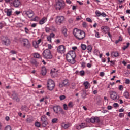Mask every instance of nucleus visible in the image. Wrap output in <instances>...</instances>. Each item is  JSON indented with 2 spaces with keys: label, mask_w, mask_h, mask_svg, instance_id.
Masks as SVG:
<instances>
[{
  "label": "nucleus",
  "mask_w": 130,
  "mask_h": 130,
  "mask_svg": "<svg viewBox=\"0 0 130 130\" xmlns=\"http://www.w3.org/2000/svg\"><path fill=\"white\" fill-rule=\"evenodd\" d=\"M66 59L71 64L76 63V52L74 51H70L66 55Z\"/></svg>",
  "instance_id": "obj_1"
},
{
  "label": "nucleus",
  "mask_w": 130,
  "mask_h": 130,
  "mask_svg": "<svg viewBox=\"0 0 130 130\" xmlns=\"http://www.w3.org/2000/svg\"><path fill=\"white\" fill-rule=\"evenodd\" d=\"M73 32L75 37L78 40H82V39H84L86 37V33L84 31L78 29L77 28H75Z\"/></svg>",
  "instance_id": "obj_2"
},
{
  "label": "nucleus",
  "mask_w": 130,
  "mask_h": 130,
  "mask_svg": "<svg viewBox=\"0 0 130 130\" xmlns=\"http://www.w3.org/2000/svg\"><path fill=\"white\" fill-rule=\"evenodd\" d=\"M66 8V3L63 0H58L55 4V9L57 11H61Z\"/></svg>",
  "instance_id": "obj_3"
},
{
  "label": "nucleus",
  "mask_w": 130,
  "mask_h": 130,
  "mask_svg": "<svg viewBox=\"0 0 130 130\" xmlns=\"http://www.w3.org/2000/svg\"><path fill=\"white\" fill-rule=\"evenodd\" d=\"M42 54L44 58H46V59H51L52 58V54H51V51L48 49L45 50L43 51Z\"/></svg>",
  "instance_id": "obj_4"
},
{
  "label": "nucleus",
  "mask_w": 130,
  "mask_h": 130,
  "mask_svg": "<svg viewBox=\"0 0 130 130\" xmlns=\"http://www.w3.org/2000/svg\"><path fill=\"white\" fill-rule=\"evenodd\" d=\"M66 21V18L63 16H57L56 17L55 23L57 25H61Z\"/></svg>",
  "instance_id": "obj_5"
},
{
  "label": "nucleus",
  "mask_w": 130,
  "mask_h": 130,
  "mask_svg": "<svg viewBox=\"0 0 130 130\" xmlns=\"http://www.w3.org/2000/svg\"><path fill=\"white\" fill-rule=\"evenodd\" d=\"M22 42L23 43V47L25 48H31V43H30V41L28 39L23 38L22 40Z\"/></svg>",
  "instance_id": "obj_6"
},
{
  "label": "nucleus",
  "mask_w": 130,
  "mask_h": 130,
  "mask_svg": "<svg viewBox=\"0 0 130 130\" xmlns=\"http://www.w3.org/2000/svg\"><path fill=\"white\" fill-rule=\"evenodd\" d=\"M100 119L98 117H92L90 119L89 118L86 119V122H88V123H90V122H91V123H95V122H96L98 123V122H100Z\"/></svg>",
  "instance_id": "obj_7"
},
{
  "label": "nucleus",
  "mask_w": 130,
  "mask_h": 130,
  "mask_svg": "<svg viewBox=\"0 0 130 130\" xmlns=\"http://www.w3.org/2000/svg\"><path fill=\"white\" fill-rule=\"evenodd\" d=\"M53 111L57 114L58 112H60L61 114H64V111H63V109L61 108V107L59 106H55L53 108Z\"/></svg>",
  "instance_id": "obj_8"
},
{
  "label": "nucleus",
  "mask_w": 130,
  "mask_h": 130,
  "mask_svg": "<svg viewBox=\"0 0 130 130\" xmlns=\"http://www.w3.org/2000/svg\"><path fill=\"white\" fill-rule=\"evenodd\" d=\"M2 42L5 45H10V44H11V40L7 37H3L2 38Z\"/></svg>",
  "instance_id": "obj_9"
},
{
  "label": "nucleus",
  "mask_w": 130,
  "mask_h": 130,
  "mask_svg": "<svg viewBox=\"0 0 130 130\" xmlns=\"http://www.w3.org/2000/svg\"><path fill=\"white\" fill-rule=\"evenodd\" d=\"M24 13L29 19H32L34 17V12L31 10L24 11Z\"/></svg>",
  "instance_id": "obj_10"
},
{
  "label": "nucleus",
  "mask_w": 130,
  "mask_h": 130,
  "mask_svg": "<svg viewBox=\"0 0 130 130\" xmlns=\"http://www.w3.org/2000/svg\"><path fill=\"white\" fill-rule=\"evenodd\" d=\"M56 70V69L55 68H53L51 70L50 75L52 78H56L58 77V74H57V72H58V70Z\"/></svg>",
  "instance_id": "obj_11"
},
{
  "label": "nucleus",
  "mask_w": 130,
  "mask_h": 130,
  "mask_svg": "<svg viewBox=\"0 0 130 130\" xmlns=\"http://www.w3.org/2000/svg\"><path fill=\"white\" fill-rule=\"evenodd\" d=\"M55 86V83H54V82H48L47 83V88L49 91H52L54 89Z\"/></svg>",
  "instance_id": "obj_12"
},
{
  "label": "nucleus",
  "mask_w": 130,
  "mask_h": 130,
  "mask_svg": "<svg viewBox=\"0 0 130 130\" xmlns=\"http://www.w3.org/2000/svg\"><path fill=\"white\" fill-rule=\"evenodd\" d=\"M58 53H64L66 52V47L63 45H60L57 48Z\"/></svg>",
  "instance_id": "obj_13"
},
{
  "label": "nucleus",
  "mask_w": 130,
  "mask_h": 130,
  "mask_svg": "<svg viewBox=\"0 0 130 130\" xmlns=\"http://www.w3.org/2000/svg\"><path fill=\"white\" fill-rule=\"evenodd\" d=\"M12 4L14 8H19V6L21 5L20 0H14Z\"/></svg>",
  "instance_id": "obj_14"
},
{
  "label": "nucleus",
  "mask_w": 130,
  "mask_h": 130,
  "mask_svg": "<svg viewBox=\"0 0 130 130\" xmlns=\"http://www.w3.org/2000/svg\"><path fill=\"white\" fill-rule=\"evenodd\" d=\"M111 98L112 100L117 101L119 99V96L117 95V93H116V92H113L111 94Z\"/></svg>",
  "instance_id": "obj_15"
},
{
  "label": "nucleus",
  "mask_w": 130,
  "mask_h": 130,
  "mask_svg": "<svg viewBox=\"0 0 130 130\" xmlns=\"http://www.w3.org/2000/svg\"><path fill=\"white\" fill-rule=\"evenodd\" d=\"M40 43H41V39H40L37 41H34L32 42V45L35 48H38Z\"/></svg>",
  "instance_id": "obj_16"
},
{
  "label": "nucleus",
  "mask_w": 130,
  "mask_h": 130,
  "mask_svg": "<svg viewBox=\"0 0 130 130\" xmlns=\"http://www.w3.org/2000/svg\"><path fill=\"white\" fill-rule=\"evenodd\" d=\"M11 98H12L13 100L16 101V102H20V99L18 98V95L16 94V92H15V91L13 92Z\"/></svg>",
  "instance_id": "obj_17"
},
{
  "label": "nucleus",
  "mask_w": 130,
  "mask_h": 130,
  "mask_svg": "<svg viewBox=\"0 0 130 130\" xmlns=\"http://www.w3.org/2000/svg\"><path fill=\"white\" fill-rule=\"evenodd\" d=\"M5 13H6L7 17H11L12 16V13H13V11H12L11 9H5L4 10Z\"/></svg>",
  "instance_id": "obj_18"
},
{
  "label": "nucleus",
  "mask_w": 130,
  "mask_h": 130,
  "mask_svg": "<svg viewBox=\"0 0 130 130\" xmlns=\"http://www.w3.org/2000/svg\"><path fill=\"white\" fill-rule=\"evenodd\" d=\"M101 30H103V33H105V34H107V32L110 31V28L108 26H102Z\"/></svg>",
  "instance_id": "obj_19"
},
{
  "label": "nucleus",
  "mask_w": 130,
  "mask_h": 130,
  "mask_svg": "<svg viewBox=\"0 0 130 130\" xmlns=\"http://www.w3.org/2000/svg\"><path fill=\"white\" fill-rule=\"evenodd\" d=\"M61 126L63 127V128H64V129H67L69 128V127H71V126H72V124H71V123H68L67 124L62 123L61 124Z\"/></svg>",
  "instance_id": "obj_20"
},
{
  "label": "nucleus",
  "mask_w": 130,
  "mask_h": 130,
  "mask_svg": "<svg viewBox=\"0 0 130 130\" xmlns=\"http://www.w3.org/2000/svg\"><path fill=\"white\" fill-rule=\"evenodd\" d=\"M80 92H81V97L83 99H85V98H86V96H87V90H86V89H83Z\"/></svg>",
  "instance_id": "obj_21"
},
{
  "label": "nucleus",
  "mask_w": 130,
  "mask_h": 130,
  "mask_svg": "<svg viewBox=\"0 0 130 130\" xmlns=\"http://www.w3.org/2000/svg\"><path fill=\"white\" fill-rule=\"evenodd\" d=\"M46 21H47V18L46 17H43L42 19L40 20L39 24L40 25H43Z\"/></svg>",
  "instance_id": "obj_22"
},
{
  "label": "nucleus",
  "mask_w": 130,
  "mask_h": 130,
  "mask_svg": "<svg viewBox=\"0 0 130 130\" xmlns=\"http://www.w3.org/2000/svg\"><path fill=\"white\" fill-rule=\"evenodd\" d=\"M83 85L85 88V89H90L91 88V85L89 82H84Z\"/></svg>",
  "instance_id": "obj_23"
},
{
  "label": "nucleus",
  "mask_w": 130,
  "mask_h": 130,
  "mask_svg": "<svg viewBox=\"0 0 130 130\" xmlns=\"http://www.w3.org/2000/svg\"><path fill=\"white\" fill-rule=\"evenodd\" d=\"M30 63L33 66H35V67H37V66H38V62L35 59H32L30 61Z\"/></svg>",
  "instance_id": "obj_24"
},
{
  "label": "nucleus",
  "mask_w": 130,
  "mask_h": 130,
  "mask_svg": "<svg viewBox=\"0 0 130 130\" xmlns=\"http://www.w3.org/2000/svg\"><path fill=\"white\" fill-rule=\"evenodd\" d=\"M46 68H45V67H43L42 68V70H41V74L43 76H45V75H46Z\"/></svg>",
  "instance_id": "obj_25"
},
{
  "label": "nucleus",
  "mask_w": 130,
  "mask_h": 130,
  "mask_svg": "<svg viewBox=\"0 0 130 130\" xmlns=\"http://www.w3.org/2000/svg\"><path fill=\"white\" fill-rule=\"evenodd\" d=\"M40 20V18H39L38 16H36L35 18L31 19L30 21L32 22H38Z\"/></svg>",
  "instance_id": "obj_26"
},
{
  "label": "nucleus",
  "mask_w": 130,
  "mask_h": 130,
  "mask_svg": "<svg viewBox=\"0 0 130 130\" xmlns=\"http://www.w3.org/2000/svg\"><path fill=\"white\" fill-rule=\"evenodd\" d=\"M41 124L43 127H46V126L48 124V122H47V121H44L43 122H41Z\"/></svg>",
  "instance_id": "obj_27"
},
{
  "label": "nucleus",
  "mask_w": 130,
  "mask_h": 130,
  "mask_svg": "<svg viewBox=\"0 0 130 130\" xmlns=\"http://www.w3.org/2000/svg\"><path fill=\"white\" fill-rule=\"evenodd\" d=\"M68 83V82H61L59 84V87H60V88H62V87L66 86V85H67Z\"/></svg>",
  "instance_id": "obj_28"
},
{
  "label": "nucleus",
  "mask_w": 130,
  "mask_h": 130,
  "mask_svg": "<svg viewBox=\"0 0 130 130\" xmlns=\"http://www.w3.org/2000/svg\"><path fill=\"white\" fill-rule=\"evenodd\" d=\"M62 33L63 34L65 37L68 36V34H67V28H63L62 29Z\"/></svg>",
  "instance_id": "obj_29"
},
{
  "label": "nucleus",
  "mask_w": 130,
  "mask_h": 130,
  "mask_svg": "<svg viewBox=\"0 0 130 130\" xmlns=\"http://www.w3.org/2000/svg\"><path fill=\"white\" fill-rule=\"evenodd\" d=\"M124 97L126 98V99H128L129 98V93L128 91H125L123 94Z\"/></svg>",
  "instance_id": "obj_30"
},
{
  "label": "nucleus",
  "mask_w": 130,
  "mask_h": 130,
  "mask_svg": "<svg viewBox=\"0 0 130 130\" xmlns=\"http://www.w3.org/2000/svg\"><path fill=\"white\" fill-rule=\"evenodd\" d=\"M33 55L35 58H40V57H41L40 56V54H39V53H34L33 54Z\"/></svg>",
  "instance_id": "obj_31"
},
{
  "label": "nucleus",
  "mask_w": 130,
  "mask_h": 130,
  "mask_svg": "<svg viewBox=\"0 0 130 130\" xmlns=\"http://www.w3.org/2000/svg\"><path fill=\"white\" fill-rule=\"evenodd\" d=\"M86 49H87L88 53L92 52V48L91 45H88Z\"/></svg>",
  "instance_id": "obj_32"
},
{
  "label": "nucleus",
  "mask_w": 130,
  "mask_h": 130,
  "mask_svg": "<svg viewBox=\"0 0 130 130\" xmlns=\"http://www.w3.org/2000/svg\"><path fill=\"white\" fill-rule=\"evenodd\" d=\"M47 121V118H46V116H42L41 118V122L43 121Z\"/></svg>",
  "instance_id": "obj_33"
},
{
  "label": "nucleus",
  "mask_w": 130,
  "mask_h": 130,
  "mask_svg": "<svg viewBox=\"0 0 130 130\" xmlns=\"http://www.w3.org/2000/svg\"><path fill=\"white\" fill-rule=\"evenodd\" d=\"M112 54H113L114 57H117L118 56H119V53H118V52L117 51H115V52H113Z\"/></svg>",
  "instance_id": "obj_34"
},
{
  "label": "nucleus",
  "mask_w": 130,
  "mask_h": 130,
  "mask_svg": "<svg viewBox=\"0 0 130 130\" xmlns=\"http://www.w3.org/2000/svg\"><path fill=\"white\" fill-rule=\"evenodd\" d=\"M81 47L82 50H86L87 49V46L85 44H81Z\"/></svg>",
  "instance_id": "obj_35"
},
{
  "label": "nucleus",
  "mask_w": 130,
  "mask_h": 130,
  "mask_svg": "<svg viewBox=\"0 0 130 130\" xmlns=\"http://www.w3.org/2000/svg\"><path fill=\"white\" fill-rule=\"evenodd\" d=\"M80 126L81 127V129L85 128L87 127V124H86L85 123H82L80 124Z\"/></svg>",
  "instance_id": "obj_36"
},
{
  "label": "nucleus",
  "mask_w": 130,
  "mask_h": 130,
  "mask_svg": "<svg viewBox=\"0 0 130 130\" xmlns=\"http://www.w3.org/2000/svg\"><path fill=\"white\" fill-rule=\"evenodd\" d=\"M26 121L28 123H31V122H33V119L32 118H28L26 119Z\"/></svg>",
  "instance_id": "obj_37"
},
{
  "label": "nucleus",
  "mask_w": 130,
  "mask_h": 130,
  "mask_svg": "<svg viewBox=\"0 0 130 130\" xmlns=\"http://www.w3.org/2000/svg\"><path fill=\"white\" fill-rule=\"evenodd\" d=\"M68 106L70 107V108H73L74 106V104L73 103V102H69L68 103Z\"/></svg>",
  "instance_id": "obj_38"
},
{
  "label": "nucleus",
  "mask_w": 130,
  "mask_h": 130,
  "mask_svg": "<svg viewBox=\"0 0 130 130\" xmlns=\"http://www.w3.org/2000/svg\"><path fill=\"white\" fill-rule=\"evenodd\" d=\"M95 15L97 17H100V16H101V12L99 10H96L95 11Z\"/></svg>",
  "instance_id": "obj_39"
},
{
  "label": "nucleus",
  "mask_w": 130,
  "mask_h": 130,
  "mask_svg": "<svg viewBox=\"0 0 130 130\" xmlns=\"http://www.w3.org/2000/svg\"><path fill=\"white\" fill-rule=\"evenodd\" d=\"M129 45H130L129 43H127L126 45L124 46V47H123V50H125L126 49V48H128V46H129Z\"/></svg>",
  "instance_id": "obj_40"
},
{
  "label": "nucleus",
  "mask_w": 130,
  "mask_h": 130,
  "mask_svg": "<svg viewBox=\"0 0 130 130\" xmlns=\"http://www.w3.org/2000/svg\"><path fill=\"white\" fill-rule=\"evenodd\" d=\"M79 75L80 76H81L83 77V76H85V71L84 70H82L79 72Z\"/></svg>",
  "instance_id": "obj_41"
},
{
  "label": "nucleus",
  "mask_w": 130,
  "mask_h": 130,
  "mask_svg": "<svg viewBox=\"0 0 130 130\" xmlns=\"http://www.w3.org/2000/svg\"><path fill=\"white\" fill-rule=\"evenodd\" d=\"M95 37H96V38H100V36L99 32L95 31Z\"/></svg>",
  "instance_id": "obj_42"
},
{
  "label": "nucleus",
  "mask_w": 130,
  "mask_h": 130,
  "mask_svg": "<svg viewBox=\"0 0 130 130\" xmlns=\"http://www.w3.org/2000/svg\"><path fill=\"white\" fill-rule=\"evenodd\" d=\"M57 118H55L52 120V123H56L57 122Z\"/></svg>",
  "instance_id": "obj_43"
},
{
  "label": "nucleus",
  "mask_w": 130,
  "mask_h": 130,
  "mask_svg": "<svg viewBox=\"0 0 130 130\" xmlns=\"http://www.w3.org/2000/svg\"><path fill=\"white\" fill-rule=\"evenodd\" d=\"M120 41H122V39L121 38V37H119V39L118 40L115 41V43L116 44H117V43H118V42H119Z\"/></svg>",
  "instance_id": "obj_44"
},
{
  "label": "nucleus",
  "mask_w": 130,
  "mask_h": 130,
  "mask_svg": "<svg viewBox=\"0 0 130 130\" xmlns=\"http://www.w3.org/2000/svg\"><path fill=\"white\" fill-rule=\"evenodd\" d=\"M35 125L36 127H40V123H39V122H36Z\"/></svg>",
  "instance_id": "obj_45"
},
{
  "label": "nucleus",
  "mask_w": 130,
  "mask_h": 130,
  "mask_svg": "<svg viewBox=\"0 0 130 130\" xmlns=\"http://www.w3.org/2000/svg\"><path fill=\"white\" fill-rule=\"evenodd\" d=\"M47 41H49V42H50V43H51V42H52L51 37H50V36H47Z\"/></svg>",
  "instance_id": "obj_46"
},
{
  "label": "nucleus",
  "mask_w": 130,
  "mask_h": 130,
  "mask_svg": "<svg viewBox=\"0 0 130 130\" xmlns=\"http://www.w3.org/2000/svg\"><path fill=\"white\" fill-rule=\"evenodd\" d=\"M59 98L61 101L64 100L66 99V95H61L59 96Z\"/></svg>",
  "instance_id": "obj_47"
},
{
  "label": "nucleus",
  "mask_w": 130,
  "mask_h": 130,
  "mask_svg": "<svg viewBox=\"0 0 130 130\" xmlns=\"http://www.w3.org/2000/svg\"><path fill=\"white\" fill-rule=\"evenodd\" d=\"M24 31L26 34H29V29L27 27L24 28Z\"/></svg>",
  "instance_id": "obj_48"
},
{
  "label": "nucleus",
  "mask_w": 130,
  "mask_h": 130,
  "mask_svg": "<svg viewBox=\"0 0 130 130\" xmlns=\"http://www.w3.org/2000/svg\"><path fill=\"white\" fill-rule=\"evenodd\" d=\"M5 130H12V128H11V126L8 125L5 127Z\"/></svg>",
  "instance_id": "obj_49"
},
{
  "label": "nucleus",
  "mask_w": 130,
  "mask_h": 130,
  "mask_svg": "<svg viewBox=\"0 0 130 130\" xmlns=\"http://www.w3.org/2000/svg\"><path fill=\"white\" fill-rule=\"evenodd\" d=\"M86 21L87 22H89V23H92L93 21H92V19H91V18L87 17L86 18Z\"/></svg>",
  "instance_id": "obj_50"
},
{
  "label": "nucleus",
  "mask_w": 130,
  "mask_h": 130,
  "mask_svg": "<svg viewBox=\"0 0 130 130\" xmlns=\"http://www.w3.org/2000/svg\"><path fill=\"white\" fill-rule=\"evenodd\" d=\"M63 109L64 110H68V105H67V104H63Z\"/></svg>",
  "instance_id": "obj_51"
},
{
  "label": "nucleus",
  "mask_w": 130,
  "mask_h": 130,
  "mask_svg": "<svg viewBox=\"0 0 130 130\" xmlns=\"http://www.w3.org/2000/svg\"><path fill=\"white\" fill-rule=\"evenodd\" d=\"M76 129L80 130L82 129V128L81 127V125H77L76 127Z\"/></svg>",
  "instance_id": "obj_52"
},
{
  "label": "nucleus",
  "mask_w": 130,
  "mask_h": 130,
  "mask_svg": "<svg viewBox=\"0 0 130 130\" xmlns=\"http://www.w3.org/2000/svg\"><path fill=\"white\" fill-rule=\"evenodd\" d=\"M101 16L103 17H107V15H106V13H105V12L102 13Z\"/></svg>",
  "instance_id": "obj_53"
},
{
  "label": "nucleus",
  "mask_w": 130,
  "mask_h": 130,
  "mask_svg": "<svg viewBox=\"0 0 130 130\" xmlns=\"http://www.w3.org/2000/svg\"><path fill=\"white\" fill-rule=\"evenodd\" d=\"M82 20V16H77L76 17V21H81Z\"/></svg>",
  "instance_id": "obj_54"
},
{
  "label": "nucleus",
  "mask_w": 130,
  "mask_h": 130,
  "mask_svg": "<svg viewBox=\"0 0 130 130\" xmlns=\"http://www.w3.org/2000/svg\"><path fill=\"white\" fill-rule=\"evenodd\" d=\"M82 25H83V27H84V28H86L87 27V22H83Z\"/></svg>",
  "instance_id": "obj_55"
},
{
  "label": "nucleus",
  "mask_w": 130,
  "mask_h": 130,
  "mask_svg": "<svg viewBox=\"0 0 130 130\" xmlns=\"http://www.w3.org/2000/svg\"><path fill=\"white\" fill-rule=\"evenodd\" d=\"M85 67H86V62H82V63H81V67L84 68Z\"/></svg>",
  "instance_id": "obj_56"
},
{
  "label": "nucleus",
  "mask_w": 130,
  "mask_h": 130,
  "mask_svg": "<svg viewBox=\"0 0 130 130\" xmlns=\"http://www.w3.org/2000/svg\"><path fill=\"white\" fill-rule=\"evenodd\" d=\"M119 90H120V91H122V90H123V86L122 85H119Z\"/></svg>",
  "instance_id": "obj_57"
},
{
  "label": "nucleus",
  "mask_w": 130,
  "mask_h": 130,
  "mask_svg": "<svg viewBox=\"0 0 130 130\" xmlns=\"http://www.w3.org/2000/svg\"><path fill=\"white\" fill-rule=\"evenodd\" d=\"M113 106H114V107H115V108L118 107L119 105H118V103H115L113 104Z\"/></svg>",
  "instance_id": "obj_58"
},
{
  "label": "nucleus",
  "mask_w": 130,
  "mask_h": 130,
  "mask_svg": "<svg viewBox=\"0 0 130 130\" xmlns=\"http://www.w3.org/2000/svg\"><path fill=\"white\" fill-rule=\"evenodd\" d=\"M37 26V23H33L31 25V28H35Z\"/></svg>",
  "instance_id": "obj_59"
},
{
  "label": "nucleus",
  "mask_w": 130,
  "mask_h": 130,
  "mask_svg": "<svg viewBox=\"0 0 130 130\" xmlns=\"http://www.w3.org/2000/svg\"><path fill=\"white\" fill-rule=\"evenodd\" d=\"M45 31L46 33H49V31H50V29H49V28L48 27H47L45 28Z\"/></svg>",
  "instance_id": "obj_60"
},
{
  "label": "nucleus",
  "mask_w": 130,
  "mask_h": 130,
  "mask_svg": "<svg viewBox=\"0 0 130 130\" xmlns=\"http://www.w3.org/2000/svg\"><path fill=\"white\" fill-rule=\"evenodd\" d=\"M123 116H124V113H120L119 114V117H123Z\"/></svg>",
  "instance_id": "obj_61"
},
{
  "label": "nucleus",
  "mask_w": 130,
  "mask_h": 130,
  "mask_svg": "<svg viewBox=\"0 0 130 130\" xmlns=\"http://www.w3.org/2000/svg\"><path fill=\"white\" fill-rule=\"evenodd\" d=\"M49 36H50L51 38L54 37L55 35L54 33H51Z\"/></svg>",
  "instance_id": "obj_62"
},
{
  "label": "nucleus",
  "mask_w": 130,
  "mask_h": 130,
  "mask_svg": "<svg viewBox=\"0 0 130 130\" xmlns=\"http://www.w3.org/2000/svg\"><path fill=\"white\" fill-rule=\"evenodd\" d=\"M104 75H105V73H104V72H100V76L101 77H104Z\"/></svg>",
  "instance_id": "obj_63"
},
{
  "label": "nucleus",
  "mask_w": 130,
  "mask_h": 130,
  "mask_svg": "<svg viewBox=\"0 0 130 130\" xmlns=\"http://www.w3.org/2000/svg\"><path fill=\"white\" fill-rule=\"evenodd\" d=\"M48 48L49 49H52V46L50 44H48Z\"/></svg>",
  "instance_id": "obj_64"
}]
</instances>
